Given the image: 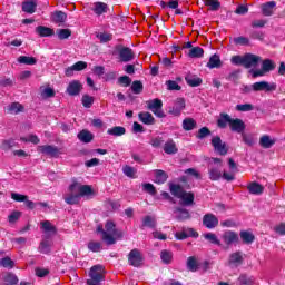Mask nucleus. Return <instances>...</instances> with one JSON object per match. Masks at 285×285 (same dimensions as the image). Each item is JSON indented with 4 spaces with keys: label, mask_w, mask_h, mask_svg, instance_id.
Returning <instances> with one entry per match:
<instances>
[{
    "label": "nucleus",
    "mask_w": 285,
    "mask_h": 285,
    "mask_svg": "<svg viewBox=\"0 0 285 285\" xmlns=\"http://www.w3.org/2000/svg\"><path fill=\"white\" fill-rule=\"evenodd\" d=\"M169 190L174 197L180 199L181 206H193L195 204V194L184 190L183 186L170 184Z\"/></svg>",
    "instance_id": "nucleus-1"
},
{
    "label": "nucleus",
    "mask_w": 285,
    "mask_h": 285,
    "mask_svg": "<svg viewBox=\"0 0 285 285\" xmlns=\"http://www.w3.org/2000/svg\"><path fill=\"white\" fill-rule=\"evenodd\" d=\"M120 237L121 232L117 230V227L112 220H108L105 225V232H102V242H106L108 246H112V244H116L117 239Z\"/></svg>",
    "instance_id": "nucleus-2"
},
{
    "label": "nucleus",
    "mask_w": 285,
    "mask_h": 285,
    "mask_svg": "<svg viewBox=\"0 0 285 285\" xmlns=\"http://www.w3.org/2000/svg\"><path fill=\"white\" fill-rule=\"evenodd\" d=\"M104 266L95 265L90 268L89 276L91 277L90 281L87 282L89 285H99L104 282Z\"/></svg>",
    "instance_id": "nucleus-3"
},
{
    "label": "nucleus",
    "mask_w": 285,
    "mask_h": 285,
    "mask_svg": "<svg viewBox=\"0 0 285 285\" xmlns=\"http://www.w3.org/2000/svg\"><path fill=\"white\" fill-rule=\"evenodd\" d=\"M38 153H41V155H47L48 157H52L53 159H57L60 157V155H63V149L53 145H41V146H38Z\"/></svg>",
    "instance_id": "nucleus-4"
},
{
    "label": "nucleus",
    "mask_w": 285,
    "mask_h": 285,
    "mask_svg": "<svg viewBox=\"0 0 285 285\" xmlns=\"http://www.w3.org/2000/svg\"><path fill=\"white\" fill-rule=\"evenodd\" d=\"M146 104H147L148 110L154 112L156 117H159L160 119H164V117H166V114L161 109L164 107V102L160 99L156 98L153 100H148L146 101Z\"/></svg>",
    "instance_id": "nucleus-5"
},
{
    "label": "nucleus",
    "mask_w": 285,
    "mask_h": 285,
    "mask_svg": "<svg viewBox=\"0 0 285 285\" xmlns=\"http://www.w3.org/2000/svg\"><path fill=\"white\" fill-rule=\"evenodd\" d=\"M129 266L134 268H141L144 266V256L139 249H131L127 256Z\"/></svg>",
    "instance_id": "nucleus-6"
},
{
    "label": "nucleus",
    "mask_w": 285,
    "mask_h": 285,
    "mask_svg": "<svg viewBox=\"0 0 285 285\" xmlns=\"http://www.w3.org/2000/svg\"><path fill=\"white\" fill-rule=\"evenodd\" d=\"M215 166L209 167V179L212 181H219L222 179V159L219 158H212Z\"/></svg>",
    "instance_id": "nucleus-7"
},
{
    "label": "nucleus",
    "mask_w": 285,
    "mask_h": 285,
    "mask_svg": "<svg viewBox=\"0 0 285 285\" xmlns=\"http://www.w3.org/2000/svg\"><path fill=\"white\" fill-rule=\"evenodd\" d=\"M254 92H275L277 90V83L268 81H259L252 85Z\"/></svg>",
    "instance_id": "nucleus-8"
},
{
    "label": "nucleus",
    "mask_w": 285,
    "mask_h": 285,
    "mask_svg": "<svg viewBox=\"0 0 285 285\" xmlns=\"http://www.w3.org/2000/svg\"><path fill=\"white\" fill-rule=\"evenodd\" d=\"M69 190L78 193L79 197H90L92 195V187L89 185H81L79 183H73L69 186Z\"/></svg>",
    "instance_id": "nucleus-9"
},
{
    "label": "nucleus",
    "mask_w": 285,
    "mask_h": 285,
    "mask_svg": "<svg viewBox=\"0 0 285 285\" xmlns=\"http://www.w3.org/2000/svg\"><path fill=\"white\" fill-rule=\"evenodd\" d=\"M244 264V253L242 252H234L228 257V266L232 268H239Z\"/></svg>",
    "instance_id": "nucleus-10"
},
{
    "label": "nucleus",
    "mask_w": 285,
    "mask_h": 285,
    "mask_svg": "<svg viewBox=\"0 0 285 285\" xmlns=\"http://www.w3.org/2000/svg\"><path fill=\"white\" fill-rule=\"evenodd\" d=\"M203 225L205 228L212 230L213 228H217V226H219V218H217V216L214 214H205L203 216Z\"/></svg>",
    "instance_id": "nucleus-11"
},
{
    "label": "nucleus",
    "mask_w": 285,
    "mask_h": 285,
    "mask_svg": "<svg viewBox=\"0 0 285 285\" xmlns=\"http://www.w3.org/2000/svg\"><path fill=\"white\" fill-rule=\"evenodd\" d=\"M229 130H232V132L242 135V132L246 130V122L239 118H232L229 122Z\"/></svg>",
    "instance_id": "nucleus-12"
},
{
    "label": "nucleus",
    "mask_w": 285,
    "mask_h": 285,
    "mask_svg": "<svg viewBox=\"0 0 285 285\" xmlns=\"http://www.w3.org/2000/svg\"><path fill=\"white\" fill-rule=\"evenodd\" d=\"M212 146L214 147L216 153L223 156L228 154V147H226V142L222 141V138L219 136H215L212 139Z\"/></svg>",
    "instance_id": "nucleus-13"
},
{
    "label": "nucleus",
    "mask_w": 285,
    "mask_h": 285,
    "mask_svg": "<svg viewBox=\"0 0 285 285\" xmlns=\"http://www.w3.org/2000/svg\"><path fill=\"white\" fill-rule=\"evenodd\" d=\"M226 246H233V244H239V235L233 230H227L222 236Z\"/></svg>",
    "instance_id": "nucleus-14"
},
{
    "label": "nucleus",
    "mask_w": 285,
    "mask_h": 285,
    "mask_svg": "<svg viewBox=\"0 0 285 285\" xmlns=\"http://www.w3.org/2000/svg\"><path fill=\"white\" fill-rule=\"evenodd\" d=\"M261 60H262V58L259 56H256L253 53H247L244 56L243 66L246 69L255 68L257 66V63H259Z\"/></svg>",
    "instance_id": "nucleus-15"
},
{
    "label": "nucleus",
    "mask_w": 285,
    "mask_h": 285,
    "mask_svg": "<svg viewBox=\"0 0 285 285\" xmlns=\"http://www.w3.org/2000/svg\"><path fill=\"white\" fill-rule=\"evenodd\" d=\"M275 8H277V2L268 1L261 6L262 14L264 17H273L275 14Z\"/></svg>",
    "instance_id": "nucleus-16"
},
{
    "label": "nucleus",
    "mask_w": 285,
    "mask_h": 285,
    "mask_svg": "<svg viewBox=\"0 0 285 285\" xmlns=\"http://www.w3.org/2000/svg\"><path fill=\"white\" fill-rule=\"evenodd\" d=\"M83 89V86L78 80H72L69 82L67 87V92L70 95V97H77Z\"/></svg>",
    "instance_id": "nucleus-17"
},
{
    "label": "nucleus",
    "mask_w": 285,
    "mask_h": 285,
    "mask_svg": "<svg viewBox=\"0 0 285 285\" xmlns=\"http://www.w3.org/2000/svg\"><path fill=\"white\" fill-rule=\"evenodd\" d=\"M184 108H186V100H184V98H177L174 107L169 110V115H174V117H179Z\"/></svg>",
    "instance_id": "nucleus-18"
},
{
    "label": "nucleus",
    "mask_w": 285,
    "mask_h": 285,
    "mask_svg": "<svg viewBox=\"0 0 285 285\" xmlns=\"http://www.w3.org/2000/svg\"><path fill=\"white\" fill-rule=\"evenodd\" d=\"M37 0H26L22 2V12L35 14L37 12Z\"/></svg>",
    "instance_id": "nucleus-19"
},
{
    "label": "nucleus",
    "mask_w": 285,
    "mask_h": 285,
    "mask_svg": "<svg viewBox=\"0 0 285 285\" xmlns=\"http://www.w3.org/2000/svg\"><path fill=\"white\" fill-rule=\"evenodd\" d=\"M232 117L230 115L226 114V112H220L219 114V118L217 119V126L220 128V129H225L227 128L228 126H230V121H232Z\"/></svg>",
    "instance_id": "nucleus-20"
},
{
    "label": "nucleus",
    "mask_w": 285,
    "mask_h": 285,
    "mask_svg": "<svg viewBox=\"0 0 285 285\" xmlns=\"http://www.w3.org/2000/svg\"><path fill=\"white\" fill-rule=\"evenodd\" d=\"M40 224L45 235H47L48 237L52 235H57V227H55L52 223H50L49 220H45V222H41Z\"/></svg>",
    "instance_id": "nucleus-21"
},
{
    "label": "nucleus",
    "mask_w": 285,
    "mask_h": 285,
    "mask_svg": "<svg viewBox=\"0 0 285 285\" xmlns=\"http://www.w3.org/2000/svg\"><path fill=\"white\" fill-rule=\"evenodd\" d=\"M178 150L174 139L167 140L164 145V153H166V155H177Z\"/></svg>",
    "instance_id": "nucleus-22"
},
{
    "label": "nucleus",
    "mask_w": 285,
    "mask_h": 285,
    "mask_svg": "<svg viewBox=\"0 0 285 285\" xmlns=\"http://www.w3.org/2000/svg\"><path fill=\"white\" fill-rule=\"evenodd\" d=\"M247 190L250 195H262L264 193V186L257 181H252L247 185Z\"/></svg>",
    "instance_id": "nucleus-23"
},
{
    "label": "nucleus",
    "mask_w": 285,
    "mask_h": 285,
    "mask_svg": "<svg viewBox=\"0 0 285 285\" xmlns=\"http://www.w3.org/2000/svg\"><path fill=\"white\" fill-rule=\"evenodd\" d=\"M174 214L178 222H186V219H190V212H188V209L178 207L175 209Z\"/></svg>",
    "instance_id": "nucleus-24"
},
{
    "label": "nucleus",
    "mask_w": 285,
    "mask_h": 285,
    "mask_svg": "<svg viewBox=\"0 0 285 285\" xmlns=\"http://www.w3.org/2000/svg\"><path fill=\"white\" fill-rule=\"evenodd\" d=\"M79 141H82V144H90V141H92V139H95V136L92 135V132H90L89 130H81L78 135H77Z\"/></svg>",
    "instance_id": "nucleus-25"
},
{
    "label": "nucleus",
    "mask_w": 285,
    "mask_h": 285,
    "mask_svg": "<svg viewBox=\"0 0 285 285\" xmlns=\"http://www.w3.org/2000/svg\"><path fill=\"white\" fill-rule=\"evenodd\" d=\"M239 237H240L243 244L250 245V244H253V242H255V235L248 230H242L239 233Z\"/></svg>",
    "instance_id": "nucleus-26"
},
{
    "label": "nucleus",
    "mask_w": 285,
    "mask_h": 285,
    "mask_svg": "<svg viewBox=\"0 0 285 285\" xmlns=\"http://www.w3.org/2000/svg\"><path fill=\"white\" fill-rule=\"evenodd\" d=\"M92 10L97 17H101V14H106V12H108V4L104 2H96L94 3Z\"/></svg>",
    "instance_id": "nucleus-27"
},
{
    "label": "nucleus",
    "mask_w": 285,
    "mask_h": 285,
    "mask_svg": "<svg viewBox=\"0 0 285 285\" xmlns=\"http://www.w3.org/2000/svg\"><path fill=\"white\" fill-rule=\"evenodd\" d=\"M36 33L40 37H52L55 35V29L43 26H38L36 28Z\"/></svg>",
    "instance_id": "nucleus-28"
},
{
    "label": "nucleus",
    "mask_w": 285,
    "mask_h": 285,
    "mask_svg": "<svg viewBox=\"0 0 285 285\" xmlns=\"http://www.w3.org/2000/svg\"><path fill=\"white\" fill-rule=\"evenodd\" d=\"M81 199L78 191L69 190V194L65 197L66 204H69L70 206L77 204Z\"/></svg>",
    "instance_id": "nucleus-29"
},
{
    "label": "nucleus",
    "mask_w": 285,
    "mask_h": 285,
    "mask_svg": "<svg viewBox=\"0 0 285 285\" xmlns=\"http://www.w3.org/2000/svg\"><path fill=\"white\" fill-rule=\"evenodd\" d=\"M66 19H68V16L63 11H55L51 14V21L53 23H66Z\"/></svg>",
    "instance_id": "nucleus-30"
},
{
    "label": "nucleus",
    "mask_w": 285,
    "mask_h": 285,
    "mask_svg": "<svg viewBox=\"0 0 285 285\" xmlns=\"http://www.w3.org/2000/svg\"><path fill=\"white\" fill-rule=\"evenodd\" d=\"M51 248H52V242H50L48 239H43V240H41V243L38 247V250L42 255H49Z\"/></svg>",
    "instance_id": "nucleus-31"
},
{
    "label": "nucleus",
    "mask_w": 285,
    "mask_h": 285,
    "mask_svg": "<svg viewBox=\"0 0 285 285\" xmlns=\"http://www.w3.org/2000/svg\"><path fill=\"white\" fill-rule=\"evenodd\" d=\"M187 268L191 273H197V271H199V262L197 261V257L190 256L187 258Z\"/></svg>",
    "instance_id": "nucleus-32"
},
{
    "label": "nucleus",
    "mask_w": 285,
    "mask_h": 285,
    "mask_svg": "<svg viewBox=\"0 0 285 285\" xmlns=\"http://www.w3.org/2000/svg\"><path fill=\"white\" fill-rule=\"evenodd\" d=\"M259 146L265 149L273 148V146H275V140H273L271 136L264 135L259 139Z\"/></svg>",
    "instance_id": "nucleus-33"
},
{
    "label": "nucleus",
    "mask_w": 285,
    "mask_h": 285,
    "mask_svg": "<svg viewBox=\"0 0 285 285\" xmlns=\"http://www.w3.org/2000/svg\"><path fill=\"white\" fill-rule=\"evenodd\" d=\"M155 181L156 184H166L168 181V174L161 169L155 170Z\"/></svg>",
    "instance_id": "nucleus-34"
},
{
    "label": "nucleus",
    "mask_w": 285,
    "mask_h": 285,
    "mask_svg": "<svg viewBox=\"0 0 285 285\" xmlns=\"http://www.w3.org/2000/svg\"><path fill=\"white\" fill-rule=\"evenodd\" d=\"M107 135H111L112 137H121L126 135V128L121 126H116L107 130Z\"/></svg>",
    "instance_id": "nucleus-35"
},
{
    "label": "nucleus",
    "mask_w": 285,
    "mask_h": 285,
    "mask_svg": "<svg viewBox=\"0 0 285 285\" xmlns=\"http://www.w3.org/2000/svg\"><path fill=\"white\" fill-rule=\"evenodd\" d=\"M2 279L6 282V284L10 285H17L19 284V277L14 275V273L9 272L2 276Z\"/></svg>",
    "instance_id": "nucleus-36"
},
{
    "label": "nucleus",
    "mask_w": 285,
    "mask_h": 285,
    "mask_svg": "<svg viewBox=\"0 0 285 285\" xmlns=\"http://www.w3.org/2000/svg\"><path fill=\"white\" fill-rule=\"evenodd\" d=\"M276 67H277V65L275 63V61H273L271 59H265L262 62L263 72H271V71L275 70Z\"/></svg>",
    "instance_id": "nucleus-37"
},
{
    "label": "nucleus",
    "mask_w": 285,
    "mask_h": 285,
    "mask_svg": "<svg viewBox=\"0 0 285 285\" xmlns=\"http://www.w3.org/2000/svg\"><path fill=\"white\" fill-rule=\"evenodd\" d=\"M188 57L191 59H199L204 57V49L202 47H193L188 52Z\"/></svg>",
    "instance_id": "nucleus-38"
},
{
    "label": "nucleus",
    "mask_w": 285,
    "mask_h": 285,
    "mask_svg": "<svg viewBox=\"0 0 285 285\" xmlns=\"http://www.w3.org/2000/svg\"><path fill=\"white\" fill-rule=\"evenodd\" d=\"M119 55H120L121 61H125V62L132 61V50L130 48H122Z\"/></svg>",
    "instance_id": "nucleus-39"
},
{
    "label": "nucleus",
    "mask_w": 285,
    "mask_h": 285,
    "mask_svg": "<svg viewBox=\"0 0 285 285\" xmlns=\"http://www.w3.org/2000/svg\"><path fill=\"white\" fill-rule=\"evenodd\" d=\"M160 259L163 264H173V252L168 249H163L160 252Z\"/></svg>",
    "instance_id": "nucleus-40"
},
{
    "label": "nucleus",
    "mask_w": 285,
    "mask_h": 285,
    "mask_svg": "<svg viewBox=\"0 0 285 285\" xmlns=\"http://www.w3.org/2000/svg\"><path fill=\"white\" fill-rule=\"evenodd\" d=\"M222 66V59H219V56L213 55L209 58V61L207 62V68H219Z\"/></svg>",
    "instance_id": "nucleus-41"
},
{
    "label": "nucleus",
    "mask_w": 285,
    "mask_h": 285,
    "mask_svg": "<svg viewBox=\"0 0 285 285\" xmlns=\"http://www.w3.org/2000/svg\"><path fill=\"white\" fill-rule=\"evenodd\" d=\"M10 115H19V112H23V106L19 102H13L7 108Z\"/></svg>",
    "instance_id": "nucleus-42"
},
{
    "label": "nucleus",
    "mask_w": 285,
    "mask_h": 285,
    "mask_svg": "<svg viewBox=\"0 0 285 285\" xmlns=\"http://www.w3.org/2000/svg\"><path fill=\"white\" fill-rule=\"evenodd\" d=\"M18 63H23L24 66H35L37 63V58L28 57V56H20L18 58Z\"/></svg>",
    "instance_id": "nucleus-43"
},
{
    "label": "nucleus",
    "mask_w": 285,
    "mask_h": 285,
    "mask_svg": "<svg viewBox=\"0 0 285 285\" xmlns=\"http://www.w3.org/2000/svg\"><path fill=\"white\" fill-rule=\"evenodd\" d=\"M197 126V122L193 118H185L183 120V128L184 130H194V128Z\"/></svg>",
    "instance_id": "nucleus-44"
},
{
    "label": "nucleus",
    "mask_w": 285,
    "mask_h": 285,
    "mask_svg": "<svg viewBox=\"0 0 285 285\" xmlns=\"http://www.w3.org/2000/svg\"><path fill=\"white\" fill-rule=\"evenodd\" d=\"M235 110H237V112H253L255 106H253V104L236 105Z\"/></svg>",
    "instance_id": "nucleus-45"
},
{
    "label": "nucleus",
    "mask_w": 285,
    "mask_h": 285,
    "mask_svg": "<svg viewBox=\"0 0 285 285\" xmlns=\"http://www.w3.org/2000/svg\"><path fill=\"white\" fill-rule=\"evenodd\" d=\"M144 226H147L148 228H156L157 218L155 216H145Z\"/></svg>",
    "instance_id": "nucleus-46"
},
{
    "label": "nucleus",
    "mask_w": 285,
    "mask_h": 285,
    "mask_svg": "<svg viewBox=\"0 0 285 285\" xmlns=\"http://www.w3.org/2000/svg\"><path fill=\"white\" fill-rule=\"evenodd\" d=\"M81 101L83 108H92V105L95 104V98L89 95H83Z\"/></svg>",
    "instance_id": "nucleus-47"
},
{
    "label": "nucleus",
    "mask_w": 285,
    "mask_h": 285,
    "mask_svg": "<svg viewBox=\"0 0 285 285\" xmlns=\"http://www.w3.org/2000/svg\"><path fill=\"white\" fill-rule=\"evenodd\" d=\"M185 79L188 86H190L191 88H197V86H202V78L186 77Z\"/></svg>",
    "instance_id": "nucleus-48"
},
{
    "label": "nucleus",
    "mask_w": 285,
    "mask_h": 285,
    "mask_svg": "<svg viewBox=\"0 0 285 285\" xmlns=\"http://www.w3.org/2000/svg\"><path fill=\"white\" fill-rule=\"evenodd\" d=\"M122 173L124 175H126V177H130L131 179H135V177H137V169L130 166L122 167Z\"/></svg>",
    "instance_id": "nucleus-49"
},
{
    "label": "nucleus",
    "mask_w": 285,
    "mask_h": 285,
    "mask_svg": "<svg viewBox=\"0 0 285 285\" xmlns=\"http://www.w3.org/2000/svg\"><path fill=\"white\" fill-rule=\"evenodd\" d=\"M205 239H207V242H210V244H216V246H222V242L219 240V238H217V235L213 233L205 234Z\"/></svg>",
    "instance_id": "nucleus-50"
},
{
    "label": "nucleus",
    "mask_w": 285,
    "mask_h": 285,
    "mask_svg": "<svg viewBox=\"0 0 285 285\" xmlns=\"http://www.w3.org/2000/svg\"><path fill=\"white\" fill-rule=\"evenodd\" d=\"M238 284H240V285H253V284H255V279L253 277H247L246 274H243L238 278Z\"/></svg>",
    "instance_id": "nucleus-51"
},
{
    "label": "nucleus",
    "mask_w": 285,
    "mask_h": 285,
    "mask_svg": "<svg viewBox=\"0 0 285 285\" xmlns=\"http://www.w3.org/2000/svg\"><path fill=\"white\" fill-rule=\"evenodd\" d=\"M0 266H2V268H14V261H12L10 257H4L2 259H0Z\"/></svg>",
    "instance_id": "nucleus-52"
},
{
    "label": "nucleus",
    "mask_w": 285,
    "mask_h": 285,
    "mask_svg": "<svg viewBox=\"0 0 285 285\" xmlns=\"http://www.w3.org/2000/svg\"><path fill=\"white\" fill-rule=\"evenodd\" d=\"M87 247L89 250H91V253H99L101 250V243L91 240L88 243Z\"/></svg>",
    "instance_id": "nucleus-53"
},
{
    "label": "nucleus",
    "mask_w": 285,
    "mask_h": 285,
    "mask_svg": "<svg viewBox=\"0 0 285 285\" xmlns=\"http://www.w3.org/2000/svg\"><path fill=\"white\" fill-rule=\"evenodd\" d=\"M57 35L59 39L63 40L68 39L72 35V31L70 29H58Z\"/></svg>",
    "instance_id": "nucleus-54"
},
{
    "label": "nucleus",
    "mask_w": 285,
    "mask_h": 285,
    "mask_svg": "<svg viewBox=\"0 0 285 285\" xmlns=\"http://www.w3.org/2000/svg\"><path fill=\"white\" fill-rule=\"evenodd\" d=\"M208 136H210V129L208 127H202L196 135L197 139H206Z\"/></svg>",
    "instance_id": "nucleus-55"
},
{
    "label": "nucleus",
    "mask_w": 285,
    "mask_h": 285,
    "mask_svg": "<svg viewBox=\"0 0 285 285\" xmlns=\"http://www.w3.org/2000/svg\"><path fill=\"white\" fill-rule=\"evenodd\" d=\"M131 90L134 95H140L141 90H144V85L141 81H134L131 85Z\"/></svg>",
    "instance_id": "nucleus-56"
},
{
    "label": "nucleus",
    "mask_w": 285,
    "mask_h": 285,
    "mask_svg": "<svg viewBox=\"0 0 285 285\" xmlns=\"http://www.w3.org/2000/svg\"><path fill=\"white\" fill-rule=\"evenodd\" d=\"M144 190L145 193L151 195V197H155V195H157V189L155 188V185L150 183L144 185Z\"/></svg>",
    "instance_id": "nucleus-57"
},
{
    "label": "nucleus",
    "mask_w": 285,
    "mask_h": 285,
    "mask_svg": "<svg viewBox=\"0 0 285 285\" xmlns=\"http://www.w3.org/2000/svg\"><path fill=\"white\" fill-rule=\"evenodd\" d=\"M144 124L146 126H154L155 117H153V114H150V112H145L144 114Z\"/></svg>",
    "instance_id": "nucleus-58"
},
{
    "label": "nucleus",
    "mask_w": 285,
    "mask_h": 285,
    "mask_svg": "<svg viewBox=\"0 0 285 285\" xmlns=\"http://www.w3.org/2000/svg\"><path fill=\"white\" fill-rule=\"evenodd\" d=\"M166 86L167 90H181V86H179L175 80H167Z\"/></svg>",
    "instance_id": "nucleus-59"
},
{
    "label": "nucleus",
    "mask_w": 285,
    "mask_h": 285,
    "mask_svg": "<svg viewBox=\"0 0 285 285\" xmlns=\"http://www.w3.org/2000/svg\"><path fill=\"white\" fill-rule=\"evenodd\" d=\"M21 141H26V142H30V144H39V137L37 135H29L27 138L26 137H22L20 138Z\"/></svg>",
    "instance_id": "nucleus-60"
},
{
    "label": "nucleus",
    "mask_w": 285,
    "mask_h": 285,
    "mask_svg": "<svg viewBox=\"0 0 285 285\" xmlns=\"http://www.w3.org/2000/svg\"><path fill=\"white\" fill-rule=\"evenodd\" d=\"M41 96L43 97V99H50V97H55V89L50 87L45 88Z\"/></svg>",
    "instance_id": "nucleus-61"
},
{
    "label": "nucleus",
    "mask_w": 285,
    "mask_h": 285,
    "mask_svg": "<svg viewBox=\"0 0 285 285\" xmlns=\"http://www.w3.org/2000/svg\"><path fill=\"white\" fill-rule=\"evenodd\" d=\"M206 6H208L210 10H218L222 8V3H219L217 0H207Z\"/></svg>",
    "instance_id": "nucleus-62"
},
{
    "label": "nucleus",
    "mask_w": 285,
    "mask_h": 285,
    "mask_svg": "<svg viewBox=\"0 0 285 285\" xmlns=\"http://www.w3.org/2000/svg\"><path fill=\"white\" fill-rule=\"evenodd\" d=\"M243 141L247 146H255V138L250 135L243 134Z\"/></svg>",
    "instance_id": "nucleus-63"
},
{
    "label": "nucleus",
    "mask_w": 285,
    "mask_h": 285,
    "mask_svg": "<svg viewBox=\"0 0 285 285\" xmlns=\"http://www.w3.org/2000/svg\"><path fill=\"white\" fill-rule=\"evenodd\" d=\"M275 233L277 235H285V223H281L274 227Z\"/></svg>",
    "instance_id": "nucleus-64"
}]
</instances>
